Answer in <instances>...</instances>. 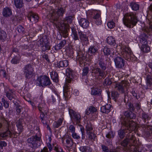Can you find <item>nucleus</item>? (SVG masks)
<instances>
[{"mask_svg": "<svg viewBox=\"0 0 152 152\" xmlns=\"http://www.w3.org/2000/svg\"><path fill=\"white\" fill-rule=\"evenodd\" d=\"M64 12V10H58L56 13H53L52 15L51 22L55 24L61 31V35L64 38H66L68 36L67 29H69V26L65 21L59 20L58 16L62 15Z\"/></svg>", "mask_w": 152, "mask_h": 152, "instance_id": "obj_1", "label": "nucleus"}, {"mask_svg": "<svg viewBox=\"0 0 152 152\" xmlns=\"http://www.w3.org/2000/svg\"><path fill=\"white\" fill-rule=\"evenodd\" d=\"M124 24L129 28H132L137 22L136 14L133 12L126 13L124 15L123 18Z\"/></svg>", "mask_w": 152, "mask_h": 152, "instance_id": "obj_2", "label": "nucleus"}, {"mask_svg": "<svg viewBox=\"0 0 152 152\" xmlns=\"http://www.w3.org/2000/svg\"><path fill=\"white\" fill-rule=\"evenodd\" d=\"M131 111H127L125 112L124 113L125 118L121 120V124L127 128L129 131H135L136 130L137 124L136 123L132 120L129 119Z\"/></svg>", "mask_w": 152, "mask_h": 152, "instance_id": "obj_3", "label": "nucleus"}, {"mask_svg": "<svg viewBox=\"0 0 152 152\" xmlns=\"http://www.w3.org/2000/svg\"><path fill=\"white\" fill-rule=\"evenodd\" d=\"M40 140V137L36 135L28 138L26 141L28 145L30 147L35 148L39 146L38 142Z\"/></svg>", "mask_w": 152, "mask_h": 152, "instance_id": "obj_4", "label": "nucleus"}, {"mask_svg": "<svg viewBox=\"0 0 152 152\" xmlns=\"http://www.w3.org/2000/svg\"><path fill=\"white\" fill-rule=\"evenodd\" d=\"M51 84L49 77L45 75L40 76L37 80V85L40 86L44 87L50 85Z\"/></svg>", "mask_w": 152, "mask_h": 152, "instance_id": "obj_5", "label": "nucleus"}, {"mask_svg": "<svg viewBox=\"0 0 152 152\" xmlns=\"http://www.w3.org/2000/svg\"><path fill=\"white\" fill-rule=\"evenodd\" d=\"M23 71L26 78L30 79L32 76L34 71L33 65L31 64L26 65L23 68Z\"/></svg>", "mask_w": 152, "mask_h": 152, "instance_id": "obj_6", "label": "nucleus"}, {"mask_svg": "<svg viewBox=\"0 0 152 152\" xmlns=\"http://www.w3.org/2000/svg\"><path fill=\"white\" fill-rule=\"evenodd\" d=\"M122 50L121 54L123 57L128 61L131 60V57L132 51L130 48L128 46L122 45L121 47Z\"/></svg>", "mask_w": 152, "mask_h": 152, "instance_id": "obj_7", "label": "nucleus"}, {"mask_svg": "<svg viewBox=\"0 0 152 152\" xmlns=\"http://www.w3.org/2000/svg\"><path fill=\"white\" fill-rule=\"evenodd\" d=\"M62 143L67 148L71 147L73 144V140L68 133L66 134L62 138Z\"/></svg>", "mask_w": 152, "mask_h": 152, "instance_id": "obj_8", "label": "nucleus"}, {"mask_svg": "<svg viewBox=\"0 0 152 152\" xmlns=\"http://www.w3.org/2000/svg\"><path fill=\"white\" fill-rule=\"evenodd\" d=\"M132 132H130L126 136V138L121 142V145L122 146L126 147L129 143V144L131 143V141L134 142L135 139V137L131 133Z\"/></svg>", "mask_w": 152, "mask_h": 152, "instance_id": "obj_9", "label": "nucleus"}, {"mask_svg": "<svg viewBox=\"0 0 152 152\" xmlns=\"http://www.w3.org/2000/svg\"><path fill=\"white\" fill-rule=\"evenodd\" d=\"M140 43L142 45L140 48L141 50L143 52L148 53L150 51V47L148 45L147 41L145 38H141L140 39Z\"/></svg>", "mask_w": 152, "mask_h": 152, "instance_id": "obj_10", "label": "nucleus"}, {"mask_svg": "<svg viewBox=\"0 0 152 152\" xmlns=\"http://www.w3.org/2000/svg\"><path fill=\"white\" fill-rule=\"evenodd\" d=\"M129 83L126 81H122L121 83L116 84L115 86L116 89L123 93L125 88L129 86Z\"/></svg>", "mask_w": 152, "mask_h": 152, "instance_id": "obj_11", "label": "nucleus"}, {"mask_svg": "<svg viewBox=\"0 0 152 152\" xmlns=\"http://www.w3.org/2000/svg\"><path fill=\"white\" fill-rule=\"evenodd\" d=\"M69 113L71 118L76 121L77 123H79L81 120L80 115L75 112L73 110L69 108Z\"/></svg>", "mask_w": 152, "mask_h": 152, "instance_id": "obj_12", "label": "nucleus"}, {"mask_svg": "<svg viewBox=\"0 0 152 152\" xmlns=\"http://www.w3.org/2000/svg\"><path fill=\"white\" fill-rule=\"evenodd\" d=\"M135 142V139L134 142L133 141H131L132 143H130L129 146L127 147V149L128 152H141L139 150L138 146L136 145Z\"/></svg>", "mask_w": 152, "mask_h": 152, "instance_id": "obj_13", "label": "nucleus"}, {"mask_svg": "<svg viewBox=\"0 0 152 152\" xmlns=\"http://www.w3.org/2000/svg\"><path fill=\"white\" fill-rule=\"evenodd\" d=\"M114 61L116 67L118 68H122L124 65L125 61L121 57L117 56L115 58Z\"/></svg>", "mask_w": 152, "mask_h": 152, "instance_id": "obj_14", "label": "nucleus"}, {"mask_svg": "<svg viewBox=\"0 0 152 152\" xmlns=\"http://www.w3.org/2000/svg\"><path fill=\"white\" fill-rule=\"evenodd\" d=\"M92 73L94 74V76L96 77H101L102 78L104 77L105 72L104 70L101 69L99 67L94 69L92 70Z\"/></svg>", "mask_w": 152, "mask_h": 152, "instance_id": "obj_15", "label": "nucleus"}, {"mask_svg": "<svg viewBox=\"0 0 152 152\" xmlns=\"http://www.w3.org/2000/svg\"><path fill=\"white\" fill-rule=\"evenodd\" d=\"M78 33L80 42L82 44L84 45H87L89 43L88 37L81 31L78 32Z\"/></svg>", "mask_w": 152, "mask_h": 152, "instance_id": "obj_16", "label": "nucleus"}, {"mask_svg": "<svg viewBox=\"0 0 152 152\" xmlns=\"http://www.w3.org/2000/svg\"><path fill=\"white\" fill-rule=\"evenodd\" d=\"M73 72L70 68H67L66 69V75L67 77L66 81L67 83H70L74 78Z\"/></svg>", "mask_w": 152, "mask_h": 152, "instance_id": "obj_17", "label": "nucleus"}, {"mask_svg": "<svg viewBox=\"0 0 152 152\" xmlns=\"http://www.w3.org/2000/svg\"><path fill=\"white\" fill-rule=\"evenodd\" d=\"M94 21L96 24L100 25L102 24L100 12H98L95 13V15L93 17Z\"/></svg>", "mask_w": 152, "mask_h": 152, "instance_id": "obj_18", "label": "nucleus"}, {"mask_svg": "<svg viewBox=\"0 0 152 152\" xmlns=\"http://www.w3.org/2000/svg\"><path fill=\"white\" fill-rule=\"evenodd\" d=\"M2 125L0 123V129L2 127ZM12 134L11 132L9 130L5 132L0 133V140L1 139H4L7 137L10 136L11 137Z\"/></svg>", "mask_w": 152, "mask_h": 152, "instance_id": "obj_19", "label": "nucleus"}, {"mask_svg": "<svg viewBox=\"0 0 152 152\" xmlns=\"http://www.w3.org/2000/svg\"><path fill=\"white\" fill-rule=\"evenodd\" d=\"M42 101V99L40 97L35 96L33 98V102L29 101L28 102L31 104L33 108L36 109L38 103Z\"/></svg>", "mask_w": 152, "mask_h": 152, "instance_id": "obj_20", "label": "nucleus"}, {"mask_svg": "<svg viewBox=\"0 0 152 152\" xmlns=\"http://www.w3.org/2000/svg\"><path fill=\"white\" fill-rule=\"evenodd\" d=\"M146 22L150 25V28L152 29V10H148L147 12Z\"/></svg>", "mask_w": 152, "mask_h": 152, "instance_id": "obj_21", "label": "nucleus"}, {"mask_svg": "<svg viewBox=\"0 0 152 152\" xmlns=\"http://www.w3.org/2000/svg\"><path fill=\"white\" fill-rule=\"evenodd\" d=\"M122 125V127L124 128V129H123L122 127L118 131V136L120 138L122 139L124 138L125 137V134L126 133V130H128L129 132H131V131H129L128 129H127V128L126 126Z\"/></svg>", "mask_w": 152, "mask_h": 152, "instance_id": "obj_22", "label": "nucleus"}, {"mask_svg": "<svg viewBox=\"0 0 152 152\" xmlns=\"http://www.w3.org/2000/svg\"><path fill=\"white\" fill-rule=\"evenodd\" d=\"M79 23L80 26L84 28H87L89 25V22L88 20L84 18L80 19Z\"/></svg>", "mask_w": 152, "mask_h": 152, "instance_id": "obj_23", "label": "nucleus"}, {"mask_svg": "<svg viewBox=\"0 0 152 152\" xmlns=\"http://www.w3.org/2000/svg\"><path fill=\"white\" fill-rule=\"evenodd\" d=\"M28 19L30 21L36 22L38 21L39 17L38 15L33 13H31L28 15Z\"/></svg>", "mask_w": 152, "mask_h": 152, "instance_id": "obj_24", "label": "nucleus"}, {"mask_svg": "<svg viewBox=\"0 0 152 152\" xmlns=\"http://www.w3.org/2000/svg\"><path fill=\"white\" fill-rule=\"evenodd\" d=\"M38 107L40 112H44L46 113L48 111V107L44 102H42L41 103L39 104Z\"/></svg>", "mask_w": 152, "mask_h": 152, "instance_id": "obj_25", "label": "nucleus"}, {"mask_svg": "<svg viewBox=\"0 0 152 152\" xmlns=\"http://www.w3.org/2000/svg\"><path fill=\"white\" fill-rule=\"evenodd\" d=\"M111 107L110 104H107L101 107V112L103 113H108L110 111Z\"/></svg>", "mask_w": 152, "mask_h": 152, "instance_id": "obj_26", "label": "nucleus"}, {"mask_svg": "<svg viewBox=\"0 0 152 152\" xmlns=\"http://www.w3.org/2000/svg\"><path fill=\"white\" fill-rule=\"evenodd\" d=\"M98 48L95 46H91L88 49V52L91 55H95L98 51Z\"/></svg>", "mask_w": 152, "mask_h": 152, "instance_id": "obj_27", "label": "nucleus"}, {"mask_svg": "<svg viewBox=\"0 0 152 152\" xmlns=\"http://www.w3.org/2000/svg\"><path fill=\"white\" fill-rule=\"evenodd\" d=\"M53 94L51 96L53 102H55L57 100H60V97L59 96L57 92L54 89L52 90Z\"/></svg>", "mask_w": 152, "mask_h": 152, "instance_id": "obj_28", "label": "nucleus"}, {"mask_svg": "<svg viewBox=\"0 0 152 152\" xmlns=\"http://www.w3.org/2000/svg\"><path fill=\"white\" fill-rule=\"evenodd\" d=\"M140 117L145 122L151 119V117L148 114L144 111L141 113Z\"/></svg>", "mask_w": 152, "mask_h": 152, "instance_id": "obj_29", "label": "nucleus"}, {"mask_svg": "<svg viewBox=\"0 0 152 152\" xmlns=\"http://www.w3.org/2000/svg\"><path fill=\"white\" fill-rule=\"evenodd\" d=\"M79 149L82 152H91L92 148L89 146H81L79 148Z\"/></svg>", "mask_w": 152, "mask_h": 152, "instance_id": "obj_30", "label": "nucleus"}, {"mask_svg": "<svg viewBox=\"0 0 152 152\" xmlns=\"http://www.w3.org/2000/svg\"><path fill=\"white\" fill-rule=\"evenodd\" d=\"M72 31V36L74 40H79V37L76 30L73 27L71 28Z\"/></svg>", "mask_w": 152, "mask_h": 152, "instance_id": "obj_31", "label": "nucleus"}, {"mask_svg": "<svg viewBox=\"0 0 152 152\" xmlns=\"http://www.w3.org/2000/svg\"><path fill=\"white\" fill-rule=\"evenodd\" d=\"M103 51L105 55L108 56L114 52L112 48H110L107 47H105L103 49Z\"/></svg>", "mask_w": 152, "mask_h": 152, "instance_id": "obj_32", "label": "nucleus"}, {"mask_svg": "<svg viewBox=\"0 0 152 152\" xmlns=\"http://www.w3.org/2000/svg\"><path fill=\"white\" fill-rule=\"evenodd\" d=\"M51 77L53 80L55 82L57 83L58 81V75L57 72L53 71L50 74Z\"/></svg>", "mask_w": 152, "mask_h": 152, "instance_id": "obj_33", "label": "nucleus"}, {"mask_svg": "<svg viewBox=\"0 0 152 152\" xmlns=\"http://www.w3.org/2000/svg\"><path fill=\"white\" fill-rule=\"evenodd\" d=\"M63 118H59L57 121L54 122L53 124V126L54 128H58L61 126L63 123Z\"/></svg>", "mask_w": 152, "mask_h": 152, "instance_id": "obj_34", "label": "nucleus"}, {"mask_svg": "<svg viewBox=\"0 0 152 152\" xmlns=\"http://www.w3.org/2000/svg\"><path fill=\"white\" fill-rule=\"evenodd\" d=\"M107 43L110 45H115L116 43L115 38L112 36L107 37Z\"/></svg>", "mask_w": 152, "mask_h": 152, "instance_id": "obj_35", "label": "nucleus"}, {"mask_svg": "<svg viewBox=\"0 0 152 152\" xmlns=\"http://www.w3.org/2000/svg\"><path fill=\"white\" fill-rule=\"evenodd\" d=\"M101 94V91L100 89L96 87H93L91 88V94L96 95H99Z\"/></svg>", "mask_w": 152, "mask_h": 152, "instance_id": "obj_36", "label": "nucleus"}, {"mask_svg": "<svg viewBox=\"0 0 152 152\" xmlns=\"http://www.w3.org/2000/svg\"><path fill=\"white\" fill-rule=\"evenodd\" d=\"M14 3L15 7L18 9H20L23 6L22 0H15Z\"/></svg>", "mask_w": 152, "mask_h": 152, "instance_id": "obj_37", "label": "nucleus"}, {"mask_svg": "<svg viewBox=\"0 0 152 152\" xmlns=\"http://www.w3.org/2000/svg\"><path fill=\"white\" fill-rule=\"evenodd\" d=\"M57 65L59 67H66L68 65V62L66 60L60 61L58 63Z\"/></svg>", "mask_w": 152, "mask_h": 152, "instance_id": "obj_38", "label": "nucleus"}, {"mask_svg": "<svg viewBox=\"0 0 152 152\" xmlns=\"http://www.w3.org/2000/svg\"><path fill=\"white\" fill-rule=\"evenodd\" d=\"M20 56H15L11 60V63L13 64H17L20 61Z\"/></svg>", "mask_w": 152, "mask_h": 152, "instance_id": "obj_39", "label": "nucleus"}, {"mask_svg": "<svg viewBox=\"0 0 152 152\" xmlns=\"http://www.w3.org/2000/svg\"><path fill=\"white\" fill-rule=\"evenodd\" d=\"M102 149L104 152H117V151L115 149L110 150L109 152V149L106 146L102 145H101Z\"/></svg>", "mask_w": 152, "mask_h": 152, "instance_id": "obj_40", "label": "nucleus"}, {"mask_svg": "<svg viewBox=\"0 0 152 152\" xmlns=\"http://www.w3.org/2000/svg\"><path fill=\"white\" fill-rule=\"evenodd\" d=\"M7 34L6 33L3 31L0 32V39L2 41H4L6 39Z\"/></svg>", "mask_w": 152, "mask_h": 152, "instance_id": "obj_41", "label": "nucleus"}, {"mask_svg": "<svg viewBox=\"0 0 152 152\" xmlns=\"http://www.w3.org/2000/svg\"><path fill=\"white\" fill-rule=\"evenodd\" d=\"M86 133L89 139L94 140L96 136L95 134L92 131L86 132Z\"/></svg>", "mask_w": 152, "mask_h": 152, "instance_id": "obj_42", "label": "nucleus"}, {"mask_svg": "<svg viewBox=\"0 0 152 152\" xmlns=\"http://www.w3.org/2000/svg\"><path fill=\"white\" fill-rule=\"evenodd\" d=\"M146 80L147 86L151 87L152 86V77L150 75H148L146 78Z\"/></svg>", "mask_w": 152, "mask_h": 152, "instance_id": "obj_43", "label": "nucleus"}, {"mask_svg": "<svg viewBox=\"0 0 152 152\" xmlns=\"http://www.w3.org/2000/svg\"><path fill=\"white\" fill-rule=\"evenodd\" d=\"M99 65L101 69L105 70L106 69V64L104 63V62L101 59L99 61Z\"/></svg>", "mask_w": 152, "mask_h": 152, "instance_id": "obj_44", "label": "nucleus"}, {"mask_svg": "<svg viewBox=\"0 0 152 152\" xmlns=\"http://www.w3.org/2000/svg\"><path fill=\"white\" fill-rule=\"evenodd\" d=\"M11 10H3L2 12L3 16L5 17H9L12 15Z\"/></svg>", "mask_w": 152, "mask_h": 152, "instance_id": "obj_45", "label": "nucleus"}, {"mask_svg": "<svg viewBox=\"0 0 152 152\" xmlns=\"http://www.w3.org/2000/svg\"><path fill=\"white\" fill-rule=\"evenodd\" d=\"M16 126L19 130V133H20L23 131V128L21 123L20 120L16 122Z\"/></svg>", "mask_w": 152, "mask_h": 152, "instance_id": "obj_46", "label": "nucleus"}, {"mask_svg": "<svg viewBox=\"0 0 152 152\" xmlns=\"http://www.w3.org/2000/svg\"><path fill=\"white\" fill-rule=\"evenodd\" d=\"M93 128L91 124L90 121L88 122L86 126V132H91L93 131Z\"/></svg>", "mask_w": 152, "mask_h": 152, "instance_id": "obj_47", "label": "nucleus"}, {"mask_svg": "<svg viewBox=\"0 0 152 152\" xmlns=\"http://www.w3.org/2000/svg\"><path fill=\"white\" fill-rule=\"evenodd\" d=\"M130 6L132 10H138L139 9V5L135 2L131 3Z\"/></svg>", "mask_w": 152, "mask_h": 152, "instance_id": "obj_48", "label": "nucleus"}, {"mask_svg": "<svg viewBox=\"0 0 152 152\" xmlns=\"http://www.w3.org/2000/svg\"><path fill=\"white\" fill-rule=\"evenodd\" d=\"M1 102L3 104V106L6 108H7L9 107L10 105L9 103L7 101L5 100L4 98H2Z\"/></svg>", "mask_w": 152, "mask_h": 152, "instance_id": "obj_49", "label": "nucleus"}, {"mask_svg": "<svg viewBox=\"0 0 152 152\" xmlns=\"http://www.w3.org/2000/svg\"><path fill=\"white\" fill-rule=\"evenodd\" d=\"M45 39L43 38L40 39L37 42V44L39 46H40L42 47L44 46V45L45 44Z\"/></svg>", "mask_w": 152, "mask_h": 152, "instance_id": "obj_50", "label": "nucleus"}, {"mask_svg": "<svg viewBox=\"0 0 152 152\" xmlns=\"http://www.w3.org/2000/svg\"><path fill=\"white\" fill-rule=\"evenodd\" d=\"M41 112L40 114V118L41 119V121L44 124H45L46 123V121L45 120V115L44 114L45 113L44 112Z\"/></svg>", "mask_w": 152, "mask_h": 152, "instance_id": "obj_51", "label": "nucleus"}, {"mask_svg": "<svg viewBox=\"0 0 152 152\" xmlns=\"http://www.w3.org/2000/svg\"><path fill=\"white\" fill-rule=\"evenodd\" d=\"M83 76H86L89 71V68L87 67H85L83 69Z\"/></svg>", "mask_w": 152, "mask_h": 152, "instance_id": "obj_52", "label": "nucleus"}, {"mask_svg": "<svg viewBox=\"0 0 152 152\" xmlns=\"http://www.w3.org/2000/svg\"><path fill=\"white\" fill-rule=\"evenodd\" d=\"M13 102L16 106L17 113L18 114L20 113L21 112V110L22 109L21 107L18 104H16L15 103L14 101H13Z\"/></svg>", "mask_w": 152, "mask_h": 152, "instance_id": "obj_53", "label": "nucleus"}, {"mask_svg": "<svg viewBox=\"0 0 152 152\" xmlns=\"http://www.w3.org/2000/svg\"><path fill=\"white\" fill-rule=\"evenodd\" d=\"M15 95L13 93L8 92L6 93V96L10 100H11L14 98Z\"/></svg>", "mask_w": 152, "mask_h": 152, "instance_id": "obj_54", "label": "nucleus"}, {"mask_svg": "<svg viewBox=\"0 0 152 152\" xmlns=\"http://www.w3.org/2000/svg\"><path fill=\"white\" fill-rule=\"evenodd\" d=\"M112 83L111 80L108 78L105 79L104 82L103 84L104 85H110Z\"/></svg>", "mask_w": 152, "mask_h": 152, "instance_id": "obj_55", "label": "nucleus"}, {"mask_svg": "<svg viewBox=\"0 0 152 152\" xmlns=\"http://www.w3.org/2000/svg\"><path fill=\"white\" fill-rule=\"evenodd\" d=\"M109 28L112 29L115 26V23L113 21L109 22L107 24Z\"/></svg>", "mask_w": 152, "mask_h": 152, "instance_id": "obj_56", "label": "nucleus"}, {"mask_svg": "<svg viewBox=\"0 0 152 152\" xmlns=\"http://www.w3.org/2000/svg\"><path fill=\"white\" fill-rule=\"evenodd\" d=\"M111 95L114 98H115L119 96V94L117 91H112Z\"/></svg>", "mask_w": 152, "mask_h": 152, "instance_id": "obj_57", "label": "nucleus"}, {"mask_svg": "<svg viewBox=\"0 0 152 152\" xmlns=\"http://www.w3.org/2000/svg\"><path fill=\"white\" fill-rule=\"evenodd\" d=\"M18 31L20 33H23L24 32V28L21 26H19L17 27Z\"/></svg>", "mask_w": 152, "mask_h": 152, "instance_id": "obj_58", "label": "nucleus"}, {"mask_svg": "<svg viewBox=\"0 0 152 152\" xmlns=\"http://www.w3.org/2000/svg\"><path fill=\"white\" fill-rule=\"evenodd\" d=\"M114 136L113 132L110 131L106 134V137L107 138L110 139L113 138Z\"/></svg>", "mask_w": 152, "mask_h": 152, "instance_id": "obj_59", "label": "nucleus"}, {"mask_svg": "<svg viewBox=\"0 0 152 152\" xmlns=\"http://www.w3.org/2000/svg\"><path fill=\"white\" fill-rule=\"evenodd\" d=\"M88 111L91 113H94V112L97 111V109L95 107L92 106H90L88 108Z\"/></svg>", "mask_w": 152, "mask_h": 152, "instance_id": "obj_60", "label": "nucleus"}, {"mask_svg": "<svg viewBox=\"0 0 152 152\" xmlns=\"http://www.w3.org/2000/svg\"><path fill=\"white\" fill-rule=\"evenodd\" d=\"M79 126L80 127V131L81 132L82 135V139L83 140L85 138V131L83 127L82 126L80 125Z\"/></svg>", "mask_w": 152, "mask_h": 152, "instance_id": "obj_61", "label": "nucleus"}, {"mask_svg": "<svg viewBox=\"0 0 152 152\" xmlns=\"http://www.w3.org/2000/svg\"><path fill=\"white\" fill-rule=\"evenodd\" d=\"M72 137L75 139L78 140L80 138V136L75 132L72 134Z\"/></svg>", "mask_w": 152, "mask_h": 152, "instance_id": "obj_62", "label": "nucleus"}, {"mask_svg": "<svg viewBox=\"0 0 152 152\" xmlns=\"http://www.w3.org/2000/svg\"><path fill=\"white\" fill-rule=\"evenodd\" d=\"M42 50L43 51H45L47 50L49 48V46L48 43H45V44L44 45V46H42Z\"/></svg>", "mask_w": 152, "mask_h": 152, "instance_id": "obj_63", "label": "nucleus"}, {"mask_svg": "<svg viewBox=\"0 0 152 152\" xmlns=\"http://www.w3.org/2000/svg\"><path fill=\"white\" fill-rule=\"evenodd\" d=\"M73 16H70L66 17V20L68 23H70L73 19Z\"/></svg>", "mask_w": 152, "mask_h": 152, "instance_id": "obj_64", "label": "nucleus"}]
</instances>
